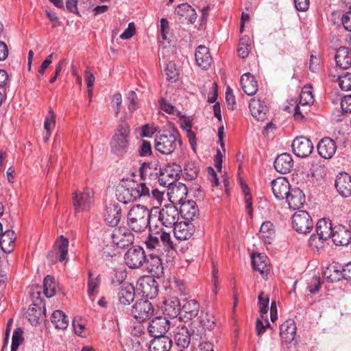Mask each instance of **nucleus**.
Masks as SVG:
<instances>
[{
    "mask_svg": "<svg viewBox=\"0 0 351 351\" xmlns=\"http://www.w3.org/2000/svg\"><path fill=\"white\" fill-rule=\"evenodd\" d=\"M134 235L130 228L114 227L106 230L103 234L102 256L106 258L114 256L115 247L125 248L134 243Z\"/></svg>",
    "mask_w": 351,
    "mask_h": 351,
    "instance_id": "nucleus-1",
    "label": "nucleus"
},
{
    "mask_svg": "<svg viewBox=\"0 0 351 351\" xmlns=\"http://www.w3.org/2000/svg\"><path fill=\"white\" fill-rule=\"evenodd\" d=\"M149 230V235L145 241L147 250L159 254H164L173 250V245L169 233L164 231L157 224L150 225Z\"/></svg>",
    "mask_w": 351,
    "mask_h": 351,
    "instance_id": "nucleus-2",
    "label": "nucleus"
},
{
    "mask_svg": "<svg viewBox=\"0 0 351 351\" xmlns=\"http://www.w3.org/2000/svg\"><path fill=\"white\" fill-rule=\"evenodd\" d=\"M152 212L147 206L136 204L128 213L127 222L129 228L136 232H143L152 224Z\"/></svg>",
    "mask_w": 351,
    "mask_h": 351,
    "instance_id": "nucleus-3",
    "label": "nucleus"
},
{
    "mask_svg": "<svg viewBox=\"0 0 351 351\" xmlns=\"http://www.w3.org/2000/svg\"><path fill=\"white\" fill-rule=\"evenodd\" d=\"M116 196L119 202L125 204L141 197L150 196V191L145 183L130 180L117 186Z\"/></svg>",
    "mask_w": 351,
    "mask_h": 351,
    "instance_id": "nucleus-4",
    "label": "nucleus"
},
{
    "mask_svg": "<svg viewBox=\"0 0 351 351\" xmlns=\"http://www.w3.org/2000/svg\"><path fill=\"white\" fill-rule=\"evenodd\" d=\"M156 149L162 154L173 153L178 146H181L182 141L176 130H163L156 133L154 139Z\"/></svg>",
    "mask_w": 351,
    "mask_h": 351,
    "instance_id": "nucleus-5",
    "label": "nucleus"
},
{
    "mask_svg": "<svg viewBox=\"0 0 351 351\" xmlns=\"http://www.w3.org/2000/svg\"><path fill=\"white\" fill-rule=\"evenodd\" d=\"M130 129L128 124L122 122L114 130L110 141L112 152L117 156H123L128 152Z\"/></svg>",
    "mask_w": 351,
    "mask_h": 351,
    "instance_id": "nucleus-6",
    "label": "nucleus"
},
{
    "mask_svg": "<svg viewBox=\"0 0 351 351\" xmlns=\"http://www.w3.org/2000/svg\"><path fill=\"white\" fill-rule=\"evenodd\" d=\"M156 213H158V220L167 228H174L178 222L179 211L173 205L165 206L160 210L154 208Z\"/></svg>",
    "mask_w": 351,
    "mask_h": 351,
    "instance_id": "nucleus-7",
    "label": "nucleus"
},
{
    "mask_svg": "<svg viewBox=\"0 0 351 351\" xmlns=\"http://www.w3.org/2000/svg\"><path fill=\"white\" fill-rule=\"evenodd\" d=\"M294 230L300 234H307L311 231L313 222L310 215L305 210H299L292 217Z\"/></svg>",
    "mask_w": 351,
    "mask_h": 351,
    "instance_id": "nucleus-8",
    "label": "nucleus"
},
{
    "mask_svg": "<svg viewBox=\"0 0 351 351\" xmlns=\"http://www.w3.org/2000/svg\"><path fill=\"white\" fill-rule=\"evenodd\" d=\"M125 264L130 268H139L146 261V256L143 247L138 245L132 246L124 255Z\"/></svg>",
    "mask_w": 351,
    "mask_h": 351,
    "instance_id": "nucleus-9",
    "label": "nucleus"
},
{
    "mask_svg": "<svg viewBox=\"0 0 351 351\" xmlns=\"http://www.w3.org/2000/svg\"><path fill=\"white\" fill-rule=\"evenodd\" d=\"M152 304L147 299L138 300L132 306V314L139 322L149 319L154 314Z\"/></svg>",
    "mask_w": 351,
    "mask_h": 351,
    "instance_id": "nucleus-10",
    "label": "nucleus"
},
{
    "mask_svg": "<svg viewBox=\"0 0 351 351\" xmlns=\"http://www.w3.org/2000/svg\"><path fill=\"white\" fill-rule=\"evenodd\" d=\"M314 99L310 90H302L300 96L299 104L293 107L294 119L297 121H302L307 113L306 108L313 104Z\"/></svg>",
    "mask_w": 351,
    "mask_h": 351,
    "instance_id": "nucleus-11",
    "label": "nucleus"
},
{
    "mask_svg": "<svg viewBox=\"0 0 351 351\" xmlns=\"http://www.w3.org/2000/svg\"><path fill=\"white\" fill-rule=\"evenodd\" d=\"M170 328V322L163 316L152 319L148 326V332L153 337H167L165 334Z\"/></svg>",
    "mask_w": 351,
    "mask_h": 351,
    "instance_id": "nucleus-12",
    "label": "nucleus"
},
{
    "mask_svg": "<svg viewBox=\"0 0 351 351\" xmlns=\"http://www.w3.org/2000/svg\"><path fill=\"white\" fill-rule=\"evenodd\" d=\"M292 150L295 156L301 158L308 156L313 149L311 141L306 137H296L292 143Z\"/></svg>",
    "mask_w": 351,
    "mask_h": 351,
    "instance_id": "nucleus-13",
    "label": "nucleus"
},
{
    "mask_svg": "<svg viewBox=\"0 0 351 351\" xmlns=\"http://www.w3.org/2000/svg\"><path fill=\"white\" fill-rule=\"evenodd\" d=\"M138 290L143 297L147 299L156 298L158 293V282L152 278L147 277L140 280L138 282Z\"/></svg>",
    "mask_w": 351,
    "mask_h": 351,
    "instance_id": "nucleus-14",
    "label": "nucleus"
},
{
    "mask_svg": "<svg viewBox=\"0 0 351 351\" xmlns=\"http://www.w3.org/2000/svg\"><path fill=\"white\" fill-rule=\"evenodd\" d=\"M93 199V191L85 189L82 193H76L73 197V206L76 212L88 210Z\"/></svg>",
    "mask_w": 351,
    "mask_h": 351,
    "instance_id": "nucleus-15",
    "label": "nucleus"
},
{
    "mask_svg": "<svg viewBox=\"0 0 351 351\" xmlns=\"http://www.w3.org/2000/svg\"><path fill=\"white\" fill-rule=\"evenodd\" d=\"M271 189L276 199H284L289 194L291 189L289 181L283 177L278 178L271 182Z\"/></svg>",
    "mask_w": 351,
    "mask_h": 351,
    "instance_id": "nucleus-16",
    "label": "nucleus"
},
{
    "mask_svg": "<svg viewBox=\"0 0 351 351\" xmlns=\"http://www.w3.org/2000/svg\"><path fill=\"white\" fill-rule=\"evenodd\" d=\"M162 254L152 253L145 261L147 270L154 276L159 277L163 274V266L160 256Z\"/></svg>",
    "mask_w": 351,
    "mask_h": 351,
    "instance_id": "nucleus-17",
    "label": "nucleus"
},
{
    "mask_svg": "<svg viewBox=\"0 0 351 351\" xmlns=\"http://www.w3.org/2000/svg\"><path fill=\"white\" fill-rule=\"evenodd\" d=\"M274 166L275 169L282 174L290 172L293 167L292 156L289 153H283L278 155L276 158Z\"/></svg>",
    "mask_w": 351,
    "mask_h": 351,
    "instance_id": "nucleus-18",
    "label": "nucleus"
},
{
    "mask_svg": "<svg viewBox=\"0 0 351 351\" xmlns=\"http://www.w3.org/2000/svg\"><path fill=\"white\" fill-rule=\"evenodd\" d=\"M337 145L335 142L329 137L322 138L317 145L319 156L325 159L331 158L335 154Z\"/></svg>",
    "mask_w": 351,
    "mask_h": 351,
    "instance_id": "nucleus-19",
    "label": "nucleus"
},
{
    "mask_svg": "<svg viewBox=\"0 0 351 351\" xmlns=\"http://www.w3.org/2000/svg\"><path fill=\"white\" fill-rule=\"evenodd\" d=\"M181 304L176 297H169L164 300L162 310L169 317L175 318L181 315Z\"/></svg>",
    "mask_w": 351,
    "mask_h": 351,
    "instance_id": "nucleus-20",
    "label": "nucleus"
},
{
    "mask_svg": "<svg viewBox=\"0 0 351 351\" xmlns=\"http://www.w3.org/2000/svg\"><path fill=\"white\" fill-rule=\"evenodd\" d=\"M193 330H189L185 326H179L174 332V339L176 344L181 348H187L191 341V335Z\"/></svg>",
    "mask_w": 351,
    "mask_h": 351,
    "instance_id": "nucleus-21",
    "label": "nucleus"
},
{
    "mask_svg": "<svg viewBox=\"0 0 351 351\" xmlns=\"http://www.w3.org/2000/svg\"><path fill=\"white\" fill-rule=\"evenodd\" d=\"M174 236L180 241L190 239L194 233V226L187 221L178 222L173 228Z\"/></svg>",
    "mask_w": 351,
    "mask_h": 351,
    "instance_id": "nucleus-22",
    "label": "nucleus"
},
{
    "mask_svg": "<svg viewBox=\"0 0 351 351\" xmlns=\"http://www.w3.org/2000/svg\"><path fill=\"white\" fill-rule=\"evenodd\" d=\"M199 309V303L196 300H185L181 308V316L186 320H191L197 316Z\"/></svg>",
    "mask_w": 351,
    "mask_h": 351,
    "instance_id": "nucleus-23",
    "label": "nucleus"
},
{
    "mask_svg": "<svg viewBox=\"0 0 351 351\" xmlns=\"http://www.w3.org/2000/svg\"><path fill=\"white\" fill-rule=\"evenodd\" d=\"M335 187L342 197L351 196V176L346 173H340L336 178Z\"/></svg>",
    "mask_w": 351,
    "mask_h": 351,
    "instance_id": "nucleus-24",
    "label": "nucleus"
},
{
    "mask_svg": "<svg viewBox=\"0 0 351 351\" xmlns=\"http://www.w3.org/2000/svg\"><path fill=\"white\" fill-rule=\"evenodd\" d=\"M121 218V208L119 204H110L106 206L104 213V219L106 223L111 226H116Z\"/></svg>",
    "mask_w": 351,
    "mask_h": 351,
    "instance_id": "nucleus-25",
    "label": "nucleus"
},
{
    "mask_svg": "<svg viewBox=\"0 0 351 351\" xmlns=\"http://www.w3.org/2000/svg\"><path fill=\"white\" fill-rule=\"evenodd\" d=\"M296 330V325L293 320L285 321L280 327L281 340L286 343H291L295 337Z\"/></svg>",
    "mask_w": 351,
    "mask_h": 351,
    "instance_id": "nucleus-26",
    "label": "nucleus"
},
{
    "mask_svg": "<svg viewBox=\"0 0 351 351\" xmlns=\"http://www.w3.org/2000/svg\"><path fill=\"white\" fill-rule=\"evenodd\" d=\"M117 296L120 304L125 306L130 304L135 297L134 287L128 282L123 283L119 289Z\"/></svg>",
    "mask_w": 351,
    "mask_h": 351,
    "instance_id": "nucleus-27",
    "label": "nucleus"
},
{
    "mask_svg": "<svg viewBox=\"0 0 351 351\" xmlns=\"http://www.w3.org/2000/svg\"><path fill=\"white\" fill-rule=\"evenodd\" d=\"M197 64L202 69H207L212 63V57L209 49L204 45H199L197 47L195 53Z\"/></svg>",
    "mask_w": 351,
    "mask_h": 351,
    "instance_id": "nucleus-28",
    "label": "nucleus"
},
{
    "mask_svg": "<svg viewBox=\"0 0 351 351\" xmlns=\"http://www.w3.org/2000/svg\"><path fill=\"white\" fill-rule=\"evenodd\" d=\"M179 214L186 221L194 220L198 216V208L195 202L189 200L180 205Z\"/></svg>",
    "mask_w": 351,
    "mask_h": 351,
    "instance_id": "nucleus-29",
    "label": "nucleus"
},
{
    "mask_svg": "<svg viewBox=\"0 0 351 351\" xmlns=\"http://www.w3.org/2000/svg\"><path fill=\"white\" fill-rule=\"evenodd\" d=\"M249 108L252 115L258 121H263L266 118L267 108L264 102L255 98L251 99Z\"/></svg>",
    "mask_w": 351,
    "mask_h": 351,
    "instance_id": "nucleus-30",
    "label": "nucleus"
},
{
    "mask_svg": "<svg viewBox=\"0 0 351 351\" xmlns=\"http://www.w3.org/2000/svg\"><path fill=\"white\" fill-rule=\"evenodd\" d=\"M335 61L340 69H349L351 66V50L346 47H339L335 54Z\"/></svg>",
    "mask_w": 351,
    "mask_h": 351,
    "instance_id": "nucleus-31",
    "label": "nucleus"
},
{
    "mask_svg": "<svg viewBox=\"0 0 351 351\" xmlns=\"http://www.w3.org/2000/svg\"><path fill=\"white\" fill-rule=\"evenodd\" d=\"M286 200L290 208L299 209L305 202V196L301 189L294 188L287 196Z\"/></svg>",
    "mask_w": 351,
    "mask_h": 351,
    "instance_id": "nucleus-32",
    "label": "nucleus"
},
{
    "mask_svg": "<svg viewBox=\"0 0 351 351\" xmlns=\"http://www.w3.org/2000/svg\"><path fill=\"white\" fill-rule=\"evenodd\" d=\"M241 88L248 95H254L258 90V84L254 75L250 73H244L240 80Z\"/></svg>",
    "mask_w": 351,
    "mask_h": 351,
    "instance_id": "nucleus-33",
    "label": "nucleus"
},
{
    "mask_svg": "<svg viewBox=\"0 0 351 351\" xmlns=\"http://www.w3.org/2000/svg\"><path fill=\"white\" fill-rule=\"evenodd\" d=\"M172 341L168 337H154L151 341L149 351H170Z\"/></svg>",
    "mask_w": 351,
    "mask_h": 351,
    "instance_id": "nucleus-34",
    "label": "nucleus"
},
{
    "mask_svg": "<svg viewBox=\"0 0 351 351\" xmlns=\"http://www.w3.org/2000/svg\"><path fill=\"white\" fill-rule=\"evenodd\" d=\"M101 283V278L99 275L96 277L93 276V272L88 271V295L89 298L93 302L95 299V296L98 293V289Z\"/></svg>",
    "mask_w": 351,
    "mask_h": 351,
    "instance_id": "nucleus-35",
    "label": "nucleus"
},
{
    "mask_svg": "<svg viewBox=\"0 0 351 351\" xmlns=\"http://www.w3.org/2000/svg\"><path fill=\"white\" fill-rule=\"evenodd\" d=\"M260 238L265 243L270 244L275 237V230L273 223L269 221L263 222L260 228Z\"/></svg>",
    "mask_w": 351,
    "mask_h": 351,
    "instance_id": "nucleus-36",
    "label": "nucleus"
},
{
    "mask_svg": "<svg viewBox=\"0 0 351 351\" xmlns=\"http://www.w3.org/2000/svg\"><path fill=\"white\" fill-rule=\"evenodd\" d=\"M1 236L0 247L5 253L10 252L13 248L12 245L16 239L14 232L11 230H7Z\"/></svg>",
    "mask_w": 351,
    "mask_h": 351,
    "instance_id": "nucleus-37",
    "label": "nucleus"
},
{
    "mask_svg": "<svg viewBox=\"0 0 351 351\" xmlns=\"http://www.w3.org/2000/svg\"><path fill=\"white\" fill-rule=\"evenodd\" d=\"M335 228H332L330 221L326 219H319L316 225V232L321 238L328 239L332 235Z\"/></svg>",
    "mask_w": 351,
    "mask_h": 351,
    "instance_id": "nucleus-38",
    "label": "nucleus"
},
{
    "mask_svg": "<svg viewBox=\"0 0 351 351\" xmlns=\"http://www.w3.org/2000/svg\"><path fill=\"white\" fill-rule=\"evenodd\" d=\"M253 269L263 274L267 270L269 259L265 254H252L251 256Z\"/></svg>",
    "mask_w": 351,
    "mask_h": 351,
    "instance_id": "nucleus-39",
    "label": "nucleus"
},
{
    "mask_svg": "<svg viewBox=\"0 0 351 351\" xmlns=\"http://www.w3.org/2000/svg\"><path fill=\"white\" fill-rule=\"evenodd\" d=\"M51 320L56 328L63 330L68 327V317L60 310H56L53 311L51 317Z\"/></svg>",
    "mask_w": 351,
    "mask_h": 351,
    "instance_id": "nucleus-40",
    "label": "nucleus"
},
{
    "mask_svg": "<svg viewBox=\"0 0 351 351\" xmlns=\"http://www.w3.org/2000/svg\"><path fill=\"white\" fill-rule=\"evenodd\" d=\"M342 266L332 265L328 267L324 272V277L329 282H334L339 280L341 277L342 278L341 271Z\"/></svg>",
    "mask_w": 351,
    "mask_h": 351,
    "instance_id": "nucleus-41",
    "label": "nucleus"
},
{
    "mask_svg": "<svg viewBox=\"0 0 351 351\" xmlns=\"http://www.w3.org/2000/svg\"><path fill=\"white\" fill-rule=\"evenodd\" d=\"M55 278L51 275H47L43 280V291L46 297L51 298L56 294Z\"/></svg>",
    "mask_w": 351,
    "mask_h": 351,
    "instance_id": "nucleus-42",
    "label": "nucleus"
},
{
    "mask_svg": "<svg viewBox=\"0 0 351 351\" xmlns=\"http://www.w3.org/2000/svg\"><path fill=\"white\" fill-rule=\"evenodd\" d=\"M251 49V39L247 36H243L239 41L237 49L238 55L241 58H245L248 56Z\"/></svg>",
    "mask_w": 351,
    "mask_h": 351,
    "instance_id": "nucleus-43",
    "label": "nucleus"
},
{
    "mask_svg": "<svg viewBox=\"0 0 351 351\" xmlns=\"http://www.w3.org/2000/svg\"><path fill=\"white\" fill-rule=\"evenodd\" d=\"M69 243L68 239L62 235H61L57 241L56 243L59 252L58 260L60 262H63L67 258Z\"/></svg>",
    "mask_w": 351,
    "mask_h": 351,
    "instance_id": "nucleus-44",
    "label": "nucleus"
},
{
    "mask_svg": "<svg viewBox=\"0 0 351 351\" xmlns=\"http://www.w3.org/2000/svg\"><path fill=\"white\" fill-rule=\"evenodd\" d=\"M23 330L21 328H16L12 335V345L10 351H18L19 346L23 343Z\"/></svg>",
    "mask_w": 351,
    "mask_h": 351,
    "instance_id": "nucleus-45",
    "label": "nucleus"
},
{
    "mask_svg": "<svg viewBox=\"0 0 351 351\" xmlns=\"http://www.w3.org/2000/svg\"><path fill=\"white\" fill-rule=\"evenodd\" d=\"M258 300L261 319H263V315L267 313L269 309V297L265 292L261 291L258 295Z\"/></svg>",
    "mask_w": 351,
    "mask_h": 351,
    "instance_id": "nucleus-46",
    "label": "nucleus"
},
{
    "mask_svg": "<svg viewBox=\"0 0 351 351\" xmlns=\"http://www.w3.org/2000/svg\"><path fill=\"white\" fill-rule=\"evenodd\" d=\"M184 172L186 179L192 180L197 177L199 167L194 162H188L184 166Z\"/></svg>",
    "mask_w": 351,
    "mask_h": 351,
    "instance_id": "nucleus-47",
    "label": "nucleus"
},
{
    "mask_svg": "<svg viewBox=\"0 0 351 351\" xmlns=\"http://www.w3.org/2000/svg\"><path fill=\"white\" fill-rule=\"evenodd\" d=\"M165 75L167 80L173 82L178 78V70L176 67V64L173 62H169L167 64L165 69Z\"/></svg>",
    "mask_w": 351,
    "mask_h": 351,
    "instance_id": "nucleus-48",
    "label": "nucleus"
},
{
    "mask_svg": "<svg viewBox=\"0 0 351 351\" xmlns=\"http://www.w3.org/2000/svg\"><path fill=\"white\" fill-rule=\"evenodd\" d=\"M156 163L143 162L139 169L140 176L142 179H145L147 176H151L153 171H157Z\"/></svg>",
    "mask_w": 351,
    "mask_h": 351,
    "instance_id": "nucleus-49",
    "label": "nucleus"
},
{
    "mask_svg": "<svg viewBox=\"0 0 351 351\" xmlns=\"http://www.w3.org/2000/svg\"><path fill=\"white\" fill-rule=\"evenodd\" d=\"M326 240V238H321V235L318 234H313L308 240V245L311 247L319 250L324 247V241Z\"/></svg>",
    "mask_w": 351,
    "mask_h": 351,
    "instance_id": "nucleus-50",
    "label": "nucleus"
},
{
    "mask_svg": "<svg viewBox=\"0 0 351 351\" xmlns=\"http://www.w3.org/2000/svg\"><path fill=\"white\" fill-rule=\"evenodd\" d=\"M200 324L204 328L211 330L215 325V319L213 314L206 313L200 317Z\"/></svg>",
    "mask_w": 351,
    "mask_h": 351,
    "instance_id": "nucleus-51",
    "label": "nucleus"
},
{
    "mask_svg": "<svg viewBox=\"0 0 351 351\" xmlns=\"http://www.w3.org/2000/svg\"><path fill=\"white\" fill-rule=\"evenodd\" d=\"M339 86L340 88L345 91L351 90V73H346L339 77Z\"/></svg>",
    "mask_w": 351,
    "mask_h": 351,
    "instance_id": "nucleus-52",
    "label": "nucleus"
},
{
    "mask_svg": "<svg viewBox=\"0 0 351 351\" xmlns=\"http://www.w3.org/2000/svg\"><path fill=\"white\" fill-rule=\"evenodd\" d=\"M56 116L51 108L49 109L44 122V129L49 134L51 129L55 127Z\"/></svg>",
    "mask_w": 351,
    "mask_h": 351,
    "instance_id": "nucleus-53",
    "label": "nucleus"
},
{
    "mask_svg": "<svg viewBox=\"0 0 351 351\" xmlns=\"http://www.w3.org/2000/svg\"><path fill=\"white\" fill-rule=\"evenodd\" d=\"M160 109L167 114H174L176 112L175 107L165 99L162 98L159 100Z\"/></svg>",
    "mask_w": 351,
    "mask_h": 351,
    "instance_id": "nucleus-54",
    "label": "nucleus"
},
{
    "mask_svg": "<svg viewBox=\"0 0 351 351\" xmlns=\"http://www.w3.org/2000/svg\"><path fill=\"white\" fill-rule=\"evenodd\" d=\"M152 152V145L150 142L143 141L139 147V155L141 156H147L151 155Z\"/></svg>",
    "mask_w": 351,
    "mask_h": 351,
    "instance_id": "nucleus-55",
    "label": "nucleus"
},
{
    "mask_svg": "<svg viewBox=\"0 0 351 351\" xmlns=\"http://www.w3.org/2000/svg\"><path fill=\"white\" fill-rule=\"evenodd\" d=\"M270 326V324L267 319H265V323H263L261 319H257L256 322V329L257 335L261 337L267 328Z\"/></svg>",
    "mask_w": 351,
    "mask_h": 351,
    "instance_id": "nucleus-56",
    "label": "nucleus"
},
{
    "mask_svg": "<svg viewBox=\"0 0 351 351\" xmlns=\"http://www.w3.org/2000/svg\"><path fill=\"white\" fill-rule=\"evenodd\" d=\"M127 99L130 101L128 109L130 112H133L136 109L135 106L138 101L137 95L134 90H130L128 93Z\"/></svg>",
    "mask_w": 351,
    "mask_h": 351,
    "instance_id": "nucleus-57",
    "label": "nucleus"
},
{
    "mask_svg": "<svg viewBox=\"0 0 351 351\" xmlns=\"http://www.w3.org/2000/svg\"><path fill=\"white\" fill-rule=\"evenodd\" d=\"M341 107L343 113L351 112V95L343 97L341 101Z\"/></svg>",
    "mask_w": 351,
    "mask_h": 351,
    "instance_id": "nucleus-58",
    "label": "nucleus"
},
{
    "mask_svg": "<svg viewBox=\"0 0 351 351\" xmlns=\"http://www.w3.org/2000/svg\"><path fill=\"white\" fill-rule=\"evenodd\" d=\"M169 30V21L166 19H161L160 20V32L163 40H167V34Z\"/></svg>",
    "mask_w": 351,
    "mask_h": 351,
    "instance_id": "nucleus-59",
    "label": "nucleus"
},
{
    "mask_svg": "<svg viewBox=\"0 0 351 351\" xmlns=\"http://www.w3.org/2000/svg\"><path fill=\"white\" fill-rule=\"evenodd\" d=\"M122 104V96L120 93H116L113 95L112 104L116 106L117 109L114 111L115 116L117 117L121 111V106Z\"/></svg>",
    "mask_w": 351,
    "mask_h": 351,
    "instance_id": "nucleus-60",
    "label": "nucleus"
},
{
    "mask_svg": "<svg viewBox=\"0 0 351 351\" xmlns=\"http://www.w3.org/2000/svg\"><path fill=\"white\" fill-rule=\"evenodd\" d=\"M190 7L191 5L188 3L180 4L176 8L175 12L181 17H185L188 13Z\"/></svg>",
    "mask_w": 351,
    "mask_h": 351,
    "instance_id": "nucleus-61",
    "label": "nucleus"
},
{
    "mask_svg": "<svg viewBox=\"0 0 351 351\" xmlns=\"http://www.w3.org/2000/svg\"><path fill=\"white\" fill-rule=\"evenodd\" d=\"M135 27L132 23H130L128 27L120 35V38L123 40L129 39L134 36Z\"/></svg>",
    "mask_w": 351,
    "mask_h": 351,
    "instance_id": "nucleus-62",
    "label": "nucleus"
},
{
    "mask_svg": "<svg viewBox=\"0 0 351 351\" xmlns=\"http://www.w3.org/2000/svg\"><path fill=\"white\" fill-rule=\"evenodd\" d=\"M295 9L300 12H305L308 9L309 0H294Z\"/></svg>",
    "mask_w": 351,
    "mask_h": 351,
    "instance_id": "nucleus-63",
    "label": "nucleus"
},
{
    "mask_svg": "<svg viewBox=\"0 0 351 351\" xmlns=\"http://www.w3.org/2000/svg\"><path fill=\"white\" fill-rule=\"evenodd\" d=\"M341 22L344 28L347 31L351 32V11L347 12L343 15Z\"/></svg>",
    "mask_w": 351,
    "mask_h": 351,
    "instance_id": "nucleus-64",
    "label": "nucleus"
}]
</instances>
